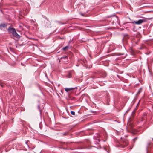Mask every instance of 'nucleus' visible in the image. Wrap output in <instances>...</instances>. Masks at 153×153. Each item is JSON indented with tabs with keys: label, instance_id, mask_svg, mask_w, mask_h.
Instances as JSON below:
<instances>
[{
	"label": "nucleus",
	"instance_id": "nucleus-10",
	"mask_svg": "<svg viewBox=\"0 0 153 153\" xmlns=\"http://www.w3.org/2000/svg\"><path fill=\"white\" fill-rule=\"evenodd\" d=\"M149 144H148L147 146L146 147V149L147 153H149L148 148H149Z\"/></svg>",
	"mask_w": 153,
	"mask_h": 153
},
{
	"label": "nucleus",
	"instance_id": "nucleus-11",
	"mask_svg": "<svg viewBox=\"0 0 153 153\" xmlns=\"http://www.w3.org/2000/svg\"><path fill=\"white\" fill-rule=\"evenodd\" d=\"M68 58V56H65L61 58V59H66Z\"/></svg>",
	"mask_w": 153,
	"mask_h": 153
},
{
	"label": "nucleus",
	"instance_id": "nucleus-5",
	"mask_svg": "<svg viewBox=\"0 0 153 153\" xmlns=\"http://www.w3.org/2000/svg\"><path fill=\"white\" fill-rule=\"evenodd\" d=\"M104 149L107 152H110L109 149L108 148L107 146H104Z\"/></svg>",
	"mask_w": 153,
	"mask_h": 153
},
{
	"label": "nucleus",
	"instance_id": "nucleus-17",
	"mask_svg": "<svg viewBox=\"0 0 153 153\" xmlns=\"http://www.w3.org/2000/svg\"><path fill=\"white\" fill-rule=\"evenodd\" d=\"M68 59H67V60L66 61V62H68Z\"/></svg>",
	"mask_w": 153,
	"mask_h": 153
},
{
	"label": "nucleus",
	"instance_id": "nucleus-14",
	"mask_svg": "<svg viewBox=\"0 0 153 153\" xmlns=\"http://www.w3.org/2000/svg\"><path fill=\"white\" fill-rule=\"evenodd\" d=\"M106 76V74L105 73H104V75H103L102 77H105Z\"/></svg>",
	"mask_w": 153,
	"mask_h": 153
},
{
	"label": "nucleus",
	"instance_id": "nucleus-18",
	"mask_svg": "<svg viewBox=\"0 0 153 153\" xmlns=\"http://www.w3.org/2000/svg\"><path fill=\"white\" fill-rule=\"evenodd\" d=\"M80 14L81 15H82V13H80Z\"/></svg>",
	"mask_w": 153,
	"mask_h": 153
},
{
	"label": "nucleus",
	"instance_id": "nucleus-13",
	"mask_svg": "<svg viewBox=\"0 0 153 153\" xmlns=\"http://www.w3.org/2000/svg\"><path fill=\"white\" fill-rule=\"evenodd\" d=\"M134 111H133V112H132V114L131 115V117H134Z\"/></svg>",
	"mask_w": 153,
	"mask_h": 153
},
{
	"label": "nucleus",
	"instance_id": "nucleus-16",
	"mask_svg": "<svg viewBox=\"0 0 153 153\" xmlns=\"http://www.w3.org/2000/svg\"><path fill=\"white\" fill-rule=\"evenodd\" d=\"M63 134L64 135H66L67 134V133L65 132H64L63 133Z\"/></svg>",
	"mask_w": 153,
	"mask_h": 153
},
{
	"label": "nucleus",
	"instance_id": "nucleus-15",
	"mask_svg": "<svg viewBox=\"0 0 153 153\" xmlns=\"http://www.w3.org/2000/svg\"><path fill=\"white\" fill-rule=\"evenodd\" d=\"M71 74L70 73H69V76H68V77H71Z\"/></svg>",
	"mask_w": 153,
	"mask_h": 153
},
{
	"label": "nucleus",
	"instance_id": "nucleus-2",
	"mask_svg": "<svg viewBox=\"0 0 153 153\" xmlns=\"http://www.w3.org/2000/svg\"><path fill=\"white\" fill-rule=\"evenodd\" d=\"M128 141L127 140L123 141L120 144V146L122 148H124L128 146Z\"/></svg>",
	"mask_w": 153,
	"mask_h": 153
},
{
	"label": "nucleus",
	"instance_id": "nucleus-6",
	"mask_svg": "<svg viewBox=\"0 0 153 153\" xmlns=\"http://www.w3.org/2000/svg\"><path fill=\"white\" fill-rule=\"evenodd\" d=\"M69 47L68 46H66L65 47H63L62 49V50L64 51H67Z\"/></svg>",
	"mask_w": 153,
	"mask_h": 153
},
{
	"label": "nucleus",
	"instance_id": "nucleus-8",
	"mask_svg": "<svg viewBox=\"0 0 153 153\" xmlns=\"http://www.w3.org/2000/svg\"><path fill=\"white\" fill-rule=\"evenodd\" d=\"M72 88H65V91L67 92H68L69 91H71L72 89Z\"/></svg>",
	"mask_w": 153,
	"mask_h": 153
},
{
	"label": "nucleus",
	"instance_id": "nucleus-4",
	"mask_svg": "<svg viewBox=\"0 0 153 153\" xmlns=\"http://www.w3.org/2000/svg\"><path fill=\"white\" fill-rule=\"evenodd\" d=\"M7 25V23H2L0 24V29L2 30L3 28H6Z\"/></svg>",
	"mask_w": 153,
	"mask_h": 153
},
{
	"label": "nucleus",
	"instance_id": "nucleus-9",
	"mask_svg": "<svg viewBox=\"0 0 153 153\" xmlns=\"http://www.w3.org/2000/svg\"><path fill=\"white\" fill-rule=\"evenodd\" d=\"M142 89L141 88H140L139 89L137 93V94H139L140 93H141V92L142 91Z\"/></svg>",
	"mask_w": 153,
	"mask_h": 153
},
{
	"label": "nucleus",
	"instance_id": "nucleus-1",
	"mask_svg": "<svg viewBox=\"0 0 153 153\" xmlns=\"http://www.w3.org/2000/svg\"><path fill=\"white\" fill-rule=\"evenodd\" d=\"M7 30L8 32L11 33L14 36L17 38H20V36L16 32L14 28H11L10 27L7 28Z\"/></svg>",
	"mask_w": 153,
	"mask_h": 153
},
{
	"label": "nucleus",
	"instance_id": "nucleus-3",
	"mask_svg": "<svg viewBox=\"0 0 153 153\" xmlns=\"http://www.w3.org/2000/svg\"><path fill=\"white\" fill-rule=\"evenodd\" d=\"M145 21L143 19H139L138 21H134L133 23H135L137 25H140L143 22Z\"/></svg>",
	"mask_w": 153,
	"mask_h": 153
},
{
	"label": "nucleus",
	"instance_id": "nucleus-12",
	"mask_svg": "<svg viewBox=\"0 0 153 153\" xmlns=\"http://www.w3.org/2000/svg\"><path fill=\"white\" fill-rule=\"evenodd\" d=\"M71 113L72 115H75V112L74 111H71Z\"/></svg>",
	"mask_w": 153,
	"mask_h": 153
},
{
	"label": "nucleus",
	"instance_id": "nucleus-7",
	"mask_svg": "<svg viewBox=\"0 0 153 153\" xmlns=\"http://www.w3.org/2000/svg\"><path fill=\"white\" fill-rule=\"evenodd\" d=\"M128 38H129V36L128 34H125V35H124V39H128Z\"/></svg>",
	"mask_w": 153,
	"mask_h": 153
}]
</instances>
